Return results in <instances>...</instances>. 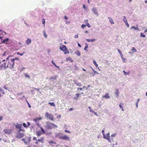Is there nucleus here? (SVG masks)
Returning <instances> with one entry per match:
<instances>
[{
	"instance_id": "obj_1",
	"label": "nucleus",
	"mask_w": 147,
	"mask_h": 147,
	"mask_svg": "<svg viewBox=\"0 0 147 147\" xmlns=\"http://www.w3.org/2000/svg\"><path fill=\"white\" fill-rule=\"evenodd\" d=\"M6 69L9 68L11 69L14 67L15 65L14 59H10L9 60H6Z\"/></svg>"
},
{
	"instance_id": "obj_2",
	"label": "nucleus",
	"mask_w": 147,
	"mask_h": 147,
	"mask_svg": "<svg viewBox=\"0 0 147 147\" xmlns=\"http://www.w3.org/2000/svg\"><path fill=\"white\" fill-rule=\"evenodd\" d=\"M45 127L47 129H51L57 127V126L53 123L48 122L47 123Z\"/></svg>"
},
{
	"instance_id": "obj_3",
	"label": "nucleus",
	"mask_w": 147,
	"mask_h": 147,
	"mask_svg": "<svg viewBox=\"0 0 147 147\" xmlns=\"http://www.w3.org/2000/svg\"><path fill=\"white\" fill-rule=\"evenodd\" d=\"M33 140L34 141L36 140L35 144L37 145L39 144V142H41L42 143H44V142L45 138L44 137H41L40 139H36V137H34L33 138Z\"/></svg>"
},
{
	"instance_id": "obj_4",
	"label": "nucleus",
	"mask_w": 147,
	"mask_h": 147,
	"mask_svg": "<svg viewBox=\"0 0 147 147\" xmlns=\"http://www.w3.org/2000/svg\"><path fill=\"white\" fill-rule=\"evenodd\" d=\"M60 50L62 51L65 54L69 53V52L66 46L64 45H62L59 47Z\"/></svg>"
},
{
	"instance_id": "obj_5",
	"label": "nucleus",
	"mask_w": 147,
	"mask_h": 147,
	"mask_svg": "<svg viewBox=\"0 0 147 147\" xmlns=\"http://www.w3.org/2000/svg\"><path fill=\"white\" fill-rule=\"evenodd\" d=\"M6 62L5 59L1 61L0 64V70H2L6 69Z\"/></svg>"
},
{
	"instance_id": "obj_6",
	"label": "nucleus",
	"mask_w": 147,
	"mask_h": 147,
	"mask_svg": "<svg viewBox=\"0 0 147 147\" xmlns=\"http://www.w3.org/2000/svg\"><path fill=\"white\" fill-rule=\"evenodd\" d=\"M45 116L47 119H48L51 121H53L54 118L52 115H51L48 113L47 112L45 114Z\"/></svg>"
},
{
	"instance_id": "obj_7",
	"label": "nucleus",
	"mask_w": 147,
	"mask_h": 147,
	"mask_svg": "<svg viewBox=\"0 0 147 147\" xmlns=\"http://www.w3.org/2000/svg\"><path fill=\"white\" fill-rule=\"evenodd\" d=\"M22 140L24 141L25 144H28L31 141L30 137H26L24 138H23Z\"/></svg>"
},
{
	"instance_id": "obj_8",
	"label": "nucleus",
	"mask_w": 147,
	"mask_h": 147,
	"mask_svg": "<svg viewBox=\"0 0 147 147\" xmlns=\"http://www.w3.org/2000/svg\"><path fill=\"white\" fill-rule=\"evenodd\" d=\"M103 138L108 140L109 141V142H111V139L110 138V136L109 132H108L106 136L105 135V136H103Z\"/></svg>"
},
{
	"instance_id": "obj_9",
	"label": "nucleus",
	"mask_w": 147,
	"mask_h": 147,
	"mask_svg": "<svg viewBox=\"0 0 147 147\" xmlns=\"http://www.w3.org/2000/svg\"><path fill=\"white\" fill-rule=\"evenodd\" d=\"M59 138L63 140H69V138L67 135H65L63 136H61L59 137Z\"/></svg>"
},
{
	"instance_id": "obj_10",
	"label": "nucleus",
	"mask_w": 147,
	"mask_h": 147,
	"mask_svg": "<svg viewBox=\"0 0 147 147\" xmlns=\"http://www.w3.org/2000/svg\"><path fill=\"white\" fill-rule=\"evenodd\" d=\"M4 131L5 134H9L11 133L12 130L10 129H5L4 130Z\"/></svg>"
},
{
	"instance_id": "obj_11",
	"label": "nucleus",
	"mask_w": 147,
	"mask_h": 147,
	"mask_svg": "<svg viewBox=\"0 0 147 147\" xmlns=\"http://www.w3.org/2000/svg\"><path fill=\"white\" fill-rule=\"evenodd\" d=\"M24 134L19 133L17 134L16 137L19 138H20L24 137Z\"/></svg>"
},
{
	"instance_id": "obj_12",
	"label": "nucleus",
	"mask_w": 147,
	"mask_h": 147,
	"mask_svg": "<svg viewBox=\"0 0 147 147\" xmlns=\"http://www.w3.org/2000/svg\"><path fill=\"white\" fill-rule=\"evenodd\" d=\"M43 134V133L40 131H36V134L37 136L39 137Z\"/></svg>"
},
{
	"instance_id": "obj_13",
	"label": "nucleus",
	"mask_w": 147,
	"mask_h": 147,
	"mask_svg": "<svg viewBox=\"0 0 147 147\" xmlns=\"http://www.w3.org/2000/svg\"><path fill=\"white\" fill-rule=\"evenodd\" d=\"M9 39L8 38H6L4 39L1 40V43H5L6 42H8L9 41Z\"/></svg>"
},
{
	"instance_id": "obj_14",
	"label": "nucleus",
	"mask_w": 147,
	"mask_h": 147,
	"mask_svg": "<svg viewBox=\"0 0 147 147\" xmlns=\"http://www.w3.org/2000/svg\"><path fill=\"white\" fill-rule=\"evenodd\" d=\"M102 98H110V97L109 95V94L107 93H106L104 96H102Z\"/></svg>"
},
{
	"instance_id": "obj_15",
	"label": "nucleus",
	"mask_w": 147,
	"mask_h": 147,
	"mask_svg": "<svg viewBox=\"0 0 147 147\" xmlns=\"http://www.w3.org/2000/svg\"><path fill=\"white\" fill-rule=\"evenodd\" d=\"M22 127V125L18 124H17L16 125V127L17 128H19V129L20 131H21L22 129H21Z\"/></svg>"
},
{
	"instance_id": "obj_16",
	"label": "nucleus",
	"mask_w": 147,
	"mask_h": 147,
	"mask_svg": "<svg viewBox=\"0 0 147 147\" xmlns=\"http://www.w3.org/2000/svg\"><path fill=\"white\" fill-rule=\"evenodd\" d=\"M42 119V118L41 117H40L39 118H37L35 119H33L34 121L35 122H36L37 121L40 120Z\"/></svg>"
},
{
	"instance_id": "obj_17",
	"label": "nucleus",
	"mask_w": 147,
	"mask_h": 147,
	"mask_svg": "<svg viewBox=\"0 0 147 147\" xmlns=\"http://www.w3.org/2000/svg\"><path fill=\"white\" fill-rule=\"evenodd\" d=\"M108 19H109L111 24H113L114 23L112 18H111L110 17H108Z\"/></svg>"
},
{
	"instance_id": "obj_18",
	"label": "nucleus",
	"mask_w": 147,
	"mask_h": 147,
	"mask_svg": "<svg viewBox=\"0 0 147 147\" xmlns=\"http://www.w3.org/2000/svg\"><path fill=\"white\" fill-rule=\"evenodd\" d=\"M66 61H70L71 62H72L73 61L72 59L70 57H67L66 58Z\"/></svg>"
},
{
	"instance_id": "obj_19",
	"label": "nucleus",
	"mask_w": 147,
	"mask_h": 147,
	"mask_svg": "<svg viewBox=\"0 0 147 147\" xmlns=\"http://www.w3.org/2000/svg\"><path fill=\"white\" fill-rule=\"evenodd\" d=\"M31 42V40L29 39H28L27 40H26V44L27 45H29Z\"/></svg>"
},
{
	"instance_id": "obj_20",
	"label": "nucleus",
	"mask_w": 147,
	"mask_h": 147,
	"mask_svg": "<svg viewBox=\"0 0 147 147\" xmlns=\"http://www.w3.org/2000/svg\"><path fill=\"white\" fill-rule=\"evenodd\" d=\"M86 40L88 42H93L94 41H95V39H86Z\"/></svg>"
},
{
	"instance_id": "obj_21",
	"label": "nucleus",
	"mask_w": 147,
	"mask_h": 147,
	"mask_svg": "<svg viewBox=\"0 0 147 147\" xmlns=\"http://www.w3.org/2000/svg\"><path fill=\"white\" fill-rule=\"evenodd\" d=\"M92 11L94 13L96 14H97V12L96 9L95 8H94L92 9Z\"/></svg>"
},
{
	"instance_id": "obj_22",
	"label": "nucleus",
	"mask_w": 147,
	"mask_h": 147,
	"mask_svg": "<svg viewBox=\"0 0 147 147\" xmlns=\"http://www.w3.org/2000/svg\"><path fill=\"white\" fill-rule=\"evenodd\" d=\"M80 95V94H79H79L76 93V97L74 98L75 99H76V100L79 97Z\"/></svg>"
},
{
	"instance_id": "obj_23",
	"label": "nucleus",
	"mask_w": 147,
	"mask_h": 147,
	"mask_svg": "<svg viewBox=\"0 0 147 147\" xmlns=\"http://www.w3.org/2000/svg\"><path fill=\"white\" fill-rule=\"evenodd\" d=\"M57 76H55L54 77H51L50 78V79L56 80L57 79Z\"/></svg>"
},
{
	"instance_id": "obj_24",
	"label": "nucleus",
	"mask_w": 147,
	"mask_h": 147,
	"mask_svg": "<svg viewBox=\"0 0 147 147\" xmlns=\"http://www.w3.org/2000/svg\"><path fill=\"white\" fill-rule=\"evenodd\" d=\"M117 51H118V52L119 53V54L121 56V57H122V55H123L122 54L121 51L119 49H117Z\"/></svg>"
},
{
	"instance_id": "obj_25",
	"label": "nucleus",
	"mask_w": 147,
	"mask_h": 147,
	"mask_svg": "<svg viewBox=\"0 0 147 147\" xmlns=\"http://www.w3.org/2000/svg\"><path fill=\"white\" fill-rule=\"evenodd\" d=\"M25 53L24 52H23V53H20L19 52H18L17 53V54L18 55H19L22 56Z\"/></svg>"
},
{
	"instance_id": "obj_26",
	"label": "nucleus",
	"mask_w": 147,
	"mask_h": 147,
	"mask_svg": "<svg viewBox=\"0 0 147 147\" xmlns=\"http://www.w3.org/2000/svg\"><path fill=\"white\" fill-rule=\"evenodd\" d=\"M123 22L125 23L127 22V20L126 19V18L125 16H123Z\"/></svg>"
},
{
	"instance_id": "obj_27",
	"label": "nucleus",
	"mask_w": 147,
	"mask_h": 147,
	"mask_svg": "<svg viewBox=\"0 0 147 147\" xmlns=\"http://www.w3.org/2000/svg\"><path fill=\"white\" fill-rule=\"evenodd\" d=\"M131 51L134 52H136L137 51L135 49V48L134 47H133L132 48Z\"/></svg>"
},
{
	"instance_id": "obj_28",
	"label": "nucleus",
	"mask_w": 147,
	"mask_h": 147,
	"mask_svg": "<svg viewBox=\"0 0 147 147\" xmlns=\"http://www.w3.org/2000/svg\"><path fill=\"white\" fill-rule=\"evenodd\" d=\"M123 72L124 73V75H129V73H130L129 72H126L124 70H123Z\"/></svg>"
},
{
	"instance_id": "obj_29",
	"label": "nucleus",
	"mask_w": 147,
	"mask_h": 147,
	"mask_svg": "<svg viewBox=\"0 0 147 147\" xmlns=\"http://www.w3.org/2000/svg\"><path fill=\"white\" fill-rule=\"evenodd\" d=\"M93 62L95 66H96V67H98V65L97 64L96 62L94 60H93Z\"/></svg>"
},
{
	"instance_id": "obj_30",
	"label": "nucleus",
	"mask_w": 147,
	"mask_h": 147,
	"mask_svg": "<svg viewBox=\"0 0 147 147\" xmlns=\"http://www.w3.org/2000/svg\"><path fill=\"white\" fill-rule=\"evenodd\" d=\"M43 35H44V36L45 37V38H46L47 37V35L46 34V32L45 31H43Z\"/></svg>"
},
{
	"instance_id": "obj_31",
	"label": "nucleus",
	"mask_w": 147,
	"mask_h": 147,
	"mask_svg": "<svg viewBox=\"0 0 147 147\" xmlns=\"http://www.w3.org/2000/svg\"><path fill=\"white\" fill-rule=\"evenodd\" d=\"M121 58L122 59V61L123 62H125V60H126V59H125L124 58L123 55H122V57H121Z\"/></svg>"
},
{
	"instance_id": "obj_32",
	"label": "nucleus",
	"mask_w": 147,
	"mask_h": 147,
	"mask_svg": "<svg viewBox=\"0 0 147 147\" xmlns=\"http://www.w3.org/2000/svg\"><path fill=\"white\" fill-rule=\"evenodd\" d=\"M49 104L54 107L55 106V105L54 102H49Z\"/></svg>"
},
{
	"instance_id": "obj_33",
	"label": "nucleus",
	"mask_w": 147,
	"mask_h": 147,
	"mask_svg": "<svg viewBox=\"0 0 147 147\" xmlns=\"http://www.w3.org/2000/svg\"><path fill=\"white\" fill-rule=\"evenodd\" d=\"M76 86H82L81 84L80 83H76Z\"/></svg>"
},
{
	"instance_id": "obj_34",
	"label": "nucleus",
	"mask_w": 147,
	"mask_h": 147,
	"mask_svg": "<svg viewBox=\"0 0 147 147\" xmlns=\"http://www.w3.org/2000/svg\"><path fill=\"white\" fill-rule=\"evenodd\" d=\"M134 29L135 30H138V27H135L134 26H132V27H131V29Z\"/></svg>"
},
{
	"instance_id": "obj_35",
	"label": "nucleus",
	"mask_w": 147,
	"mask_h": 147,
	"mask_svg": "<svg viewBox=\"0 0 147 147\" xmlns=\"http://www.w3.org/2000/svg\"><path fill=\"white\" fill-rule=\"evenodd\" d=\"M119 93V91L118 89H117L116 90V91L115 92V94H116L117 96H118V94Z\"/></svg>"
},
{
	"instance_id": "obj_36",
	"label": "nucleus",
	"mask_w": 147,
	"mask_h": 147,
	"mask_svg": "<svg viewBox=\"0 0 147 147\" xmlns=\"http://www.w3.org/2000/svg\"><path fill=\"white\" fill-rule=\"evenodd\" d=\"M12 56H11L10 55H9L8 56V57L6 58V60H9L10 59V57H12Z\"/></svg>"
},
{
	"instance_id": "obj_37",
	"label": "nucleus",
	"mask_w": 147,
	"mask_h": 147,
	"mask_svg": "<svg viewBox=\"0 0 147 147\" xmlns=\"http://www.w3.org/2000/svg\"><path fill=\"white\" fill-rule=\"evenodd\" d=\"M140 36L143 37H146L145 35L142 33H140Z\"/></svg>"
},
{
	"instance_id": "obj_38",
	"label": "nucleus",
	"mask_w": 147,
	"mask_h": 147,
	"mask_svg": "<svg viewBox=\"0 0 147 147\" xmlns=\"http://www.w3.org/2000/svg\"><path fill=\"white\" fill-rule=\"evenodd\" d=\"M41 130L43 134L45 133V131L42 127H40Z\"/></svg>"
},
{
	"instance_id": "obj_39",
	"label": "nucleus",
	"mask_w": 147,
	"mask_h": 147,
	"mask_svg": "<svg viewBox=\"0 0 147 147\" xmlns=\"http://www.w3.org/2000/svg\"><path fill=\"white\" fill-rule=\"evenodd\" d=\"M88 108L89 109H90V112H94V111L91 109V108L90 107H88Z\"/></svg>"
},
{
	"instance_id": "obj_40",
	"label": "nucleus",
	"mask_w": 147,
	"mask_h": 147,
	"mask_svg": "<svg viewBox=\"0 0 147 147\" xmlns=\"http://www.w3.org/2000/svg\"><path fill=\"white\" fill-rule=\"evenodd\" d=\"M25 76L26 77L28 78H30V77L29 75L26 74H25Z\"/></svg>"
},
{
	"instance_id": "obj_41",
	"label": "nucleus",
	"mask_w": 147,
	"mask_h": 147,
	"mask_svg": "<svg viewBox=\"0 0 147 147\" xmlns=\"http://www.w3.org/2000/svg\"><path fill=\"white\" fill-rule=\"evenodd\" d=\"M86 25L84 24H82L81 26V28H84L86 26Z\"/></svg>"
},
{
	"instance_id": "obj_42",
	"label": "nucleus",
	"mask_w": 147,
	"mask_h": 147,
	"mask_svg": "<svg viewBox=\"0 0 147 147\" xmlns=\"http://www.w3.org/2000/svg\"><path fill=\"white\" fill-rule=\"evenodd\" d=\"M121 104H120L119 105V107H120V108L122 110V111H124V110H123V107H122V106L121 105Z\"/></svg>"
},
{
	"instance_id": "obj_43",
	"label": "nucleus",
	"mask_w": 147,
	"mask_h": 147,
	"mask_svg": "<svg viewBox=\"0 0 147 147\" xmlns=\"http://www.w3.org/2000/svg\"><path fill=\"white\" fill-rule=\"evenodd\" d=\"M7 53H6V52L5 51L4 52L3 54V56H6L7 55Z\"/></svg>"
},
{
	"instance_id": "obj_44",
	"label": "nucleus",
	"mask_w": 147,
	"mask_h": 147,
	"mask_svg": "<svg viewBox=\"0 0 147 147\" xmlns=\"http://www.w3.org/2000/svg\"><path fill=\"white\" fill-rule=\"evenodd\" d=\"M125 23V24L127 26V27L128 28H129V25L128 23L127 22Z\"/></svg>"
},
{
	"instance_id": "obj_45",
	"label": "nucleus",
	"mask_w": 147,
	"mask_h": 147,
	"mask_svg": "<svg viewBox=\"0 0 147 147\" xmlns=\"http://www.w3.org/2000/svg\"><path fill=\"white\" fill-rule=\"evenodd\" d=\"M45 19H42V23L45 25Z\"/></svg>"
},
{
	"instance_id": "obj_46",
	"label": "nucleus",
	"mask_w": 147,
	"mask_h": 147,
	"mask_svg": "<svg viewBox=\"0 0 147 147\" xmlns=\"http://www.w3.org/2000/svg\"><path fill=\"white\" fill-rule=\"evenodd\" d=\"M86 25V26H87L88 28H90V26L88 23H87Z\"/></svg>"
},
{
	"instance_id": "obj_47",
	"label": "nucleus",
	"mask_w": 147,
	"mask_h": 147,
	"mask_svg": "<svg viewBox=\"0 0 147 147\" xmlns=\"http://www.w3.org/2000/svg\"><path fill=\"white\" fill-rule=\"evenodd\" d=\"M23 125L24 127H27V125H26V124L25 123H23Z\"/></svg>"
},
{
	"instance_id": "obj_48",
	"label": "nucleus",
	"mask_w": 147,
	"mask_h": 147,
	"mask_svg": "<svg viewBox=\"0 0 147 147\" xmlns=\"http://www.w3.org/2000/svg\"><path fill=\"white\" fill-rule=\"evenodd\" d=\"M49 143L50 144L54 143V142L53 141H50Z\"/></svg>"
},
{
	"instance_id": "obj_49",
	"label": "nucleus",
	"mask_w": 147,
	"mask_h": 147,
	"mask_svg": "<svg viewBox=\"0 0 147 147\" xmlns=\"http://www.w3.org/2000/svg\"><path fill=\"white\" fill-rule=\"evenodd\" d=\"M84 22H85V23H86V24L87 23H88V20H84Z\"/></svg>"
},
{
	"instance_id": "obj_50",
	"label": "nucleus",
	"mask_w": 147,
	"mask_h": 147,
	"mask_svg": "<svg viewBox=\"0 0 147 147\" xmlns=\"http://www.w3.org/2000/svg\"><path fill=\"white\" fill-rule=\"evenodd\" d=\"M53 65H54L55 66V67H57V68H59V66H57V65H56V64H55V63H53Z\"/></svg>"
},
{
	"instance_id": "obj_51",
	"label": "nucleus",
	"mask_w": 147,
	"mask_h": 147,
	"mask_svg": "<svg viewBox=\"0 0 147 147\" xmlns=\"http://www.w3.org/2000/svg\"><path fill=\"white\" fill-rule=\"evenodd\" d=\"M78 37V34H76L74 36V38H77Z\"/></svg>"
},
{
	"instance_id": "obj_52",
	"label": "nucleus",
	"mask_w": 147,
	"mask_h": 147,
	"mask_svg": "<svg viewBox=\"0 0 147 147\" xmlns=\"http://www.w3.org/2000/svg\"><path fill=\"white\" fill-rule=\"evenodd\" d=\"M83 88H78V90H83Z\"/></svg>"
},
{
	"instance_id": "obj_53",
	"label": "nucleus",
	"mask_w": 147,
	"mask_h": 147,
	"mask_svg": "<svg viewBox=\"0 0 147 147\" xmlns=\"http://www.w3.org/2000/svg\"><path fill=\"white\" fill-rule=\"evenodd\" d=\"M102 134H103V136H105V132H104V130H102Z\"/></svg>"
},
{
	"instance_id": "obj_54",
	"label": "nucleus",
	"mask_w": 147,
	"mask_h": 147,
	"mask_svg": "<svg viewBox=\"0 0 147 147\" xmlns=\"http://www.w3.org/2000/svg\"><path fill=\"white\" fill-rule=\"evenodd\" d=\"M88 48V45H87L85 47H84V50H86Z\"/></svg>"
},
{
	"instance_id": "obj_55",
	"label": "nucleus",
	"mask_w": 147,
	"mask_h": 147,
	"mask_svg": "<svg viewBox=\"0 0 147 147\" xmlns=\"http://www.w3.org/2000/svg\"><path fill=\"white\" fill-rule=\"evenodd\" d=\"M85 88L86 90H87L88 88L87 86H84L83 87V88Z\"/></svg>"
},
{
	"instance_id": "obj_56",
	"label": "nucleus",
	"mask_w": 147,
	"mask_h": 147,
	"mask_svg": "<svg viewBox=\"0 0 147 147\" xmlns=\"http://www.w3.org/2000/svg\"><path fill=\"white\" fill-rule=\"evenodd\" d=\"M27 102L28 105V107L29 108H30L31 107V105H30L27 101Z\"/></svg>"
},
{
	"instance_id": "obj_57",
	"label": "nucleus",
	"mask_w": 147,
	"mask_h": 147,
	"mask_svg": "<svg viewBox=\"0 0 147 147\" xmlns=\"http://www.w3.org/2000/svg\"><path fill=\"white\" fill-rule=\"evenodd\" d=\"M61 117V115H59V116H57V119H59Z\"/></svg>"
},
{
	"instance_id": "obj_58",
	"label": "nucleus",
	"mask_w": 147,
	"mask_h": 147,
	"mask_svg": "<svg viewBox=\"0 0 147 147\" xmlns=\"http://www.w3.org/2000/svg\"><path fill=\"white\" fill-rule=\"evenodd\" d=\"M3 90H3V89H2V88L0 87V91H1V92H3Z\"/></svg>"
},
{
	"instance_id": "obj_59",
	"label": "nucleus",
	"mask_w": 147,
	"mask_h": 147,
	"mask_svg": "<svg viewBox=\"0 0 147 147\" xmlns=\"http://www.w3.org/2000/svg\"><path fill=\"white\" fill-rule=\"evenodd\" d=\"M65 132H67V133H70V132L69 131L67 130H65Z\"/></svg>"
},
{
	"instance_id": "obj_60",
	"label": "nucleus",
	"mask_w": 147,
	"mask_h": 147,
	"mask_svg": "<svg viewBox=\"0 0 147 147\" xmlns=\"http://www.w3.org/2000/svg\"><path fill=\"white\" fill-rule=\"evenodd\" d=\"M3 119V117L2 116H0V121H1Z\"/></svg>"
},
{
	"instance_id": "obj_61",
	"label": "nucleus",
	"mask_w": 147,
	"mask_h": 147,
	"mask_svg": "<svg viewBox=\"0 0 147 147\" xmlns=\"http://www.w3.org/2000/svg\"><path fill=\"white\" fill-rule=\"evenodd\" d=\"M111 136L112 137H115V134H112L111 135Z\"/></svg>"
},
{
	"instance_id": "obj_62",
	"label": "nucleus",
	"mask_w": 147,
	"mask_h": 147,
	"mask_svg": "<svg viewBox=\"0 0 147 147\" xmlns=\"http://www.w3.org/2000/svg\"><path fill=\"white\" fill-rule=\"evenodd\" d=\"M64 18H65L66 20H67V19H68V18H67V17L66 16H64Z\"/></svg>"
},
{
	"instance_id": "obj_63",
	"label": "nucleus",
	"mask_w": 147,
	"mask_h": 147,
	"mask_svg": "<svg viewBox=\"0 0 147 147\" xmlns=\"http://www.w3.org/2000/svg\"><path fill=\"white\" fill-rule=\"evenodd\" d=\"M92 113H93L95 115H97L96 113L94 111V112H93Z\"/></svg>"
},
{
	"instance_id": "obj_64",
	"label": "nucleus",
	"mask_w": 147,
	"mask_h": 147,
	"mask_svg": "<svg viewBox=\"0 0 147 147\" xmlns=\"http://www.w3.org/2000/svg\"><path fill=\"white\" fill-rule=\"evenodd\" d=\"M93 71L94 72V73H96L97 74H98V73L95 70H93Z\"/></svg>"
}]
</instances>
